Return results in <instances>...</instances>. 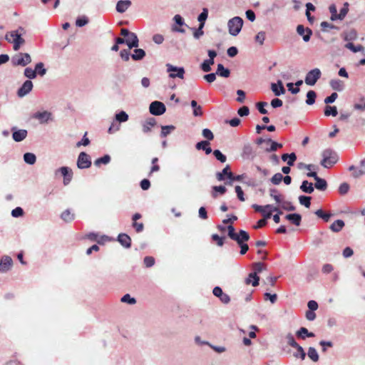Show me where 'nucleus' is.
Listing matches in <instances>:
<instances>
[{
  "instance_id": "obj_1",
  "label": "nucleus",
  "mask_w": 365,
  "mask_h": 365,
  "mask_svg": "<svg viewBox=\"0 0 365 365\" xmlns=\"http://www.w3.org/2000/svg\"><path fill=\"white\" fill-rule=\"evenodd\" d=\"M18 31H11L6 34L5 38L6 40L13 43V48L14 51L19 50L20 47L25 43V40L21 37Z\"/></svg>"
},
{
  "instance_id": "obj_2",
  "label": "nucleus",
  "mask_w": 365,
  "mask_h": 365,
  "mask_svg": "<svg viewBox=\"0 0 365 365\" xmlns=\"http://www.w3.org/2000/svg\"><path fill=\"white\" fill-rule=\"evenodd\" d=\"M323 159L321 165L326 168L332 167L338 160L336 154L333 153L331 150H325L322 153Z\"/></svg>"
},
{
  "instance_id": "obj_3",
  "label": "nucleus",
  "mask_w": 365,
  "mask_h": 365,
  "mask_svg": "<svg viewBox=\"0 0 365 365\" xmlns=\"http://www.w3.org/2000/svg\"><path fill=\"white\" fill-rule=\"evenodd\" d=\"M229 33L232 36H237L242 29L243 20L239 16H235L228 21Z\"/></svg>"
},
{
  "instance_id": "obj_4",
  "label": "nucleus",
  "mask_w": 365,
  "mask_h": 365,
  "mask_svg": "<svg viewBox=\"0 0 365 365\" xmlns=\"http://www.w3.org/2000/svg\"><path fill=\"white\" fill-rule=\"evenodd\" d=\"M11 61L14 66H26L31 62V58L27 53H19L14 56Z\"/></svg>"
},
{
  "instance_id": "obj_5",
  "label": "nucleus",
  "mask_w": 365,
  "mask_h": 365,
  "mask_svg": "<svg viewBox=\"0 0 365 365\" xmlns=\"http://www.w3.org/2000/svg\"><path fill=\"white\" fill-rule=\"evenodd\" d=\"M167 72L169 73V77L171 78H184L185 69L182 67H177L170 63L166 65Z\"/></svg>"
},
{
  "instance_id": "obj_6",
  "label": "nucleus",
  "mask_w": 365,
  "mask_h": 365,
  "mask_svg": "<svg viewBox=\"0 0 365 365\" xmlns=\"http://www.w3.org/2000/svg\"><path fill=\"white\" fill-rule=\"evenodd\" d=\"M322 75L321 71L319 68H314L309 71L305 77V83L308 86H314L317 81L320 78Z\"/></svg>"
},
{
  "instance_id": "obj_7",
  "label": "nucleus",
  "mask_w": 365,
  "mask_h": 365,
  "mask_svg": "<svg viewBox=\"0 0 365 365\" xmlns=\"http://www.w3.org/2000/svg\"><path fill=\"white\" fill-rule=\"evenodd\" d=\"M38 68H42V70L38 72V74L41 76H43L46 73V70L43 68V63H38L36 65L34 70L31 68H26L24 70V75L30 79L34 78L36 76V73Z\"/></svg>"
},
{
  "instance_id": "obj_8",
  "label": "nucleus",
  "mask_w": 365,
  "mask_h": 365,
  "mask_svg": "<svg viewBox=\"0 0 365 365\" xmlns=\"http://www.w3.org/2000/svg\"><path fill=\"white\" fill-rule=\"evenodd\" d=\"M91 165L90 156L85 152H81L78 158L77 166L80 169L88 168Z\"/></svg>"
},
{
  "instance_id": "obj_9",
  "label": "nucleus",
  "mask_w": 365,
  "mask_h": 365,
  "mask_svg": "<svg viewBox=\"0 0 365 365\" xmlns=\"http://www.w3.org/2000/svg\"><path fill=\"white\" fill-rule=\"evenodd\" d=\"M150 112L151 114L155 115H160L165 112V105L160 101H153L150 105Z\"/></svg>"
},
{
  "instance_id": "obj_10",
  "label": "nucleus",
  "mask_w": 365,
  "mask_h": 365,
  "mask_svg": "<svg viewBox=\"0 0 365 365\" xmlns=\"http://www.w3.org/2000/svg\"><path fill=\"white\" fill-rule=\"evenodd\" d=\"M297 32L299 35L303 36V40L307 42L310 40L312 34V31L309 28L304 29L303 25H298L297 27Z\"/></svg>"
},
{
  "instance_id": "obj_11",
  "label": "nucleus",
  "mask_w": 365,
  "mask_h": 365,
  "mask_svg": "<svg viewBox=\"0 0 365 365\" xmlns=\"http://www.w3.org/2000/svg\"><path fill=\"white\" fill-rule=\"evenodd\" d=\"M33 88V83L30 80L26 81L22 86L18 90L17 94L19 97H24L28 94Z\"/></svg>"
},
{
  "instance_id": "obj_12",
  "label": "nucleus",
  "mask_w": 365,
  "mask_h": 365,
  "mask_svg": "<svg viewBox=\"0 0 365 365\" xmlns=\"http://www.w3.org/2000/svg\"><path fill=\"white\" fill-rule=\"evenodd\" d=\"M12 259L9 256H4L0 261V272H6L9 271L12 265Z\"/></svg>"
},
{
  "instance_id": "obj_13",
  "label": "nucleus",
  "mask_w": 365,
  "mask_h": 365,
  "mask_svg": "<svg viewBox=\"0 0 365 365\" xmlns=\"http://www.w3.org/2000/svg\"><path fill=\"white\" fill-rule=\"evenodd\" d=\"M58 170L63 176V184L65 185L69 184L73 177L72 170L68 167H61Z\"/></svg>"
},
{
  "instance_id": "obj_14",
  "label": "nucleus",
  "mask_w": 365,
  "mask_h": 365,
  "mask_svg": "<svg viewBox=\"0 0 365 365\" xmlns=\"http://www.w3.org/2000/svg\"><path fill=\"white\" fill-rule=\"evenodd\" d=\"M138 38L135 33H130L128 37L125 39V43L129 48H137L138 46Z\"/></svg>"
},
{
  "instance_id": "obj_15",
  "label": "nucleus",
  "mask_w": 365,
  "mask_h": 365,
  "mask_svg": "<svg viewBox=\"0 0 365 365\" xmlns=\"http://www.w3.org/2000/svg\"><path fill=\"white\" fill-rule=\"evenodd\" d=\"M225 175H226L229 179L233 178V174L230 171V168L228 165H226L225 168H224V169L222 170V171L221 173H217L216 178H217V180L222 181V180H225Z\"/></svg>"
},
{
  "instance_id": "obj_16",
  "label": "nucleus",
  "mask_w": 365,
  "mask_h": 365,
  "mask_svg": "<svg viewBox=\"0 0 365 365\" xmlns=\"http://www.w3.org/2000/svg\"><path fill=\"white\" fill-rule=\"evenodd\" d=\"M259 277L258 275H255V273H250L247 277L245 279V284L250 285L252 284L253 287H256L259 284Z\"/></svg>"
},
{
  "instance_id": "obj_17",
  "label": "nucleus",
  "mask_w": 365,
  "mask_h": 365,
  "mask_svg": "<svg viewBox=\"0 0 365 365\" xmlns=\"http://www.w3.org/2000/svg\"><path fill=\"white\" fill-rule=\"evenodd\" d=\"M210 142L208 140H202L198 142L195 145V148L197 150H205L207 155L210 154L212 153V149L210 147Z\"/></svg>"
},
{
  "instance_id": "obj_18",
  "label": "nucleus",
  "mask_w": 365,
  "mask_h": 365,
  "mask_svg": "<svg viewBox=\"0 0 365 365\" xmlns=\"http://www.w3.org/2000/svg\"><path fill=\"white\" fill-rule=\"evenodd\" d=\"M118 240L123 247L126 248H129L131 245V239L126 234H119L118 236Z\"/></svg>"
},
{
  "instance_id": "obj_19",
  "label": "nucleus",
  "mask_w": 365,
  "mask_h": 365,
  "mask_svg": "<svg viewBox=\"0 0 365 365\" xmlns=\"http://www.w3.org/2000/svg\"><path fill=\"white\" fill-rule=\"evenodd\" d=\"M131 5V1L129 0H121L118 1L116 4V10L119 13L125 12Z\"/></svg>"
},
{
  "instance_id": "obj_20",
  "label": "nucleus",
  "mask_w": 365,
  "mask_h": 365,
  "mask_svg": "<svg viewBox=\"0 0 365 365\" xmlns=\"http://www.w3.org/2000/svg\"><path fill=\"white\" fill-rule=\"evenodd\" d=\"M285 218L290 221V222L296 226H299L301 224L302 216L297 213L288 214L285 216Z\"/></svg>"
},
{
  "instance_id": "obj_21",
  "label": "nucleus",
  "mask_w": 365,
  "mask_h": 365,
  "mask_svg": "<svg viewBox=\"0 0 365 365\" xmlns=\"http://www.w3.org/2000/svg\"><path fill=\"white\" fill-rule=\"evenodd\" d=\"M26 135L27 131L24 129L16 130L12 134L13 139L16 142H20L24 140L26 138Z\"/></svg>"
},
{
  "instance_id": "obj_22",
  "label": "nucleus",
  "mask_w": 365,
  "mask_h": 365,
  "mask_svg": "<svg viewBox=\"0 0 365 365\" xmlns=\"http://www.w3.org/2000/svg\"><path fill=\"white\" fill-rule=\"evenodd\" d=\"M296 335L298 338L304 339L306 337H314V334L309 332L305 327H301L297 332Z\"/></svg>"
},
{
  "instance_id": "obj_23",
  "label": "nucleus",
  "mask_w": 365,
  "mask_h": 365,
  "mask_svg": "<svg viewBox=\"0 0 365 365\" xmlns=\"http://www.w3.org/2000/svg\"><path fill=\"white\" fill-rule=\"evenodd\" d=\"M279 87L276 83H272L271 88L274 92L275 96H280L281 94H284L285 93V89L282 85V81H278Z\"/></svg>"
},
{
  "instance_id": "obj_24",
  "label": "nucleus",
  "mask_w": 365,
  "mask_h": 365,
  "mask_svg": "<svg viewBox=\"0 0 365 365\" xmlns=\"http://www.w3.org/2000/svg\"><path fill=\"white\" fill-rule=\"evenodd\" d=\"M344 225V222L342 220H336L330 225V229L334 232H338L343 229Z\"/></svg>"
},
{
  "instance_id": "obj_25",
  "label": "nucleus",
  "mask_w": 365,
  "mask_h": 365,
  "mask_svg": "<svg viewBox=\"0 0 365 365\" xmlns=\"http://www.w3.org/2000/svg\"><path fill=\"white\" fill-rule=\"evenodd\" d=\"M51 116V113L47 111L37 112L34 115V118L39 120L41 123L46 122Z\"/></svg>"
},
{
  "instance_id": "obj_26",
  "label": "nucleus",
  "mask_w": 365,
  "mask_h": 365,
  "mask_svg": "<svg viewBox=\"0 0 365 365\" xmlns=\"http://www.w3.org/2000/svg\"><path fill=\"white\" fill-rule=\"evenodd\" d=\"M300 189L306 193L311 194L314 192V186L312 182H309L307 180H304L300 186Z\"/></svg>"
},
{
  "instance_id": "obj_27",
  "label": "nucleus",
  "mask_w": 365,
  "mask_h": 365,
  "mask_svg": "<svg viewBox=\"0 0 365 365\" xmlns=\"http://www.w3.org/2000/svg\"><path fill=\"white\" fill-rule=\"evenodd\" d=\"M237 237H238V241H236L238 245H241L244 243V242H247L250 239V235L248 232L245 230H240L238 233H237Z\"/></svg>"
},
{
  "instance_id": "obj_28",
  "label": "nucleus",
  "mask_w": 365,
  "mask_h": 365,
  "mask_svg": "<svg viewBox=\"0 0 365 365\" xmlns=\"http://www.w3.org/2000/svg\"><path fill=\"white\" fill-rule=\"evenodd\" d=\"M220 76L227 78L230 76V71L228 68H225L222 64L217 65V73Z\"/></svg>"
},
{
  "instance_id": "obj_29",
  "label": "nucleus",
  "mask_w": 365,
  "mask_h": 365,
  "mask_svg": "<svg viewBox=\"0 0 365 365\" xmlns=\"http://www.w3.org/2000/svg\"><path fill=\"white\" fill-rule=\"evenodd\" d=\"M315 185L314 187L319 190L324 191L327 188V181L321 178H317V179L315 180Z\"/></svg>"
},
{
  "instance_id": "obj_30",
  "label": "nucleus",
  "mask_w": 365,
  "mask_h": 365,
  "mask_svg": "<svg viewBox=\"0 0 365 365\" xmlns=\"http://www.w3.org/2000/svg\"><path fill=\"white\" fill-rule=\"evenodd\" d=\"M349 171H352V176L354 178H358L364 175H365V172L360 168H356L354 165H351L349 168Z\"/></svg>"
},
{
  "instance_id": "obj_31",
  "label": "nucleus",
  "mask_w": 365,
  "mask_h": 365,
  "mask_svg": "<svg viewBox=\"0 0 365 365\" xmlns=\"http://www.w3.org/2000/svg\"><path fill=\"white\" fill-rule=\"evenodd\" d=\"M156 124V121L155 118H150L143 125V131L145 133H147L151 130V128L154 127Z\"/></svg>"
},
{
  "instance_id": "obj_32",
  "label": "nucleus",
  "mask_w": 365,
  "mask_h": 365,
  "mask_svg": "<svg viewBox=\"0 0 365 365\" xmlns=\"http://www.w3.org/2000/svg\"><path fill=\"white\" fill-rule=\"evenodd\" d=\"M270 196L276 201V202L279 205L282 200V195L279 193L278 190L274 188H272L269 190Z\"/></svg>"
},
{
  "instance_id": "obj_33",
  "label": "nucleus",
  "mask_w": 365,
  "mask_h": 365,
  "mask_svg": "<svg viewBox=\"0 0 365 365\" xmlns=\"http://www.w3.org/2000/svg\"><path fill=\"white\" fill-rule=\"evenodd\" d=\"M191 106L193 108V115L195 116H201L202 115V107L197 105L196 101L192 100L190 103Z\"/></svg>"
},
{
  "instance_id": "obj_34",
  "label": "nucleus",
  "mask_w": 365,
  "mask_h": 365,
  "mask_svg": "<svg viewBox=\"0 0 365 365\" xmlns=\"http://www.w3.org/2000/svg\"><path fill=\"white\" fill-rule=\"evenodd\" d=\"M145 56V52L144 50L141 48H135L134 50V53L132 54L131 57L135 61L141 60L144 58Z\"/></svg>"
},
{
  "instance_id": "obj_35",
  "label": "nucleus",
  "mask_w": 365,
  "mask_h": 365,
  "mask_svg": "<svg viewBox=\"0 0 365 365\" xmlns=\"http://www.w3.org/2000/svg\"><path fill=\"white\" fill-rule=\"evenodd\" d=\"M267 143H271L270 148L266 149L267 152L275 151L278 148H282V144L274 142V141L272 140V139H270V138L267 139Z\"/></svg>"
},
{
  "instance_id": "obj_36",
  "label": "nucleus",
  "mask_w": 365,
  "mask_h": 365,
  "mask_svg": "<svg viewBox=\"0 0 365 365\" xmlns=\"http://www.w3.org/2000/svg\"><path fill=\"white\" fill-rule=\"evenodd\" d=\"M214 64V60L207 59L201 64L200 68L204 72H209L211 71V66Z\"/></svg>"
},
{
  "instance_id": "obj_37",
  "label": "nucleus",
  "mask_w": 365,
  "mask_h": 365,
  "mask_svg": "<svg viewBox=\"0 0 365 365\" xmlns=\"http://www.w3.org/2000/svg\"><path fill=\"white\" fill-rule=\"evenodd\" d=\"M338 114L337 109L335 106H327L324 109V115L326 116H336Z\"/></svg>"
},
{
  "instance_id": "obj_38",
  "label": "nucleus",
  "mask_w": 365,
  "mask_h": 365,
  "mask_svg": "<svg viewBox=\"0 0 365 365\" xmlns=\"http://www.w3.org/2000/svg\"><path fill=\"white\" fill-rule=\"evenodd\" d=\"M252 273H255V275H258L259 273L262 272V270L266 269V266L262 262H256L252 264Z\"/></svg>"
},
{
  "instance_id": "obj_39",
  "label": "nucleus",
  "mask_w": 365,
  "mask_h": 365,
  "mask_svg": "<svg viewBox=\"0 0 365 365\" xmlns=\"http://www.w3.org/2000/svg\"><path fill=\"white\" fill-rule=\"evenodd\" d=\"M24 160L26 163L33 165L35 163L36 158L34 153H26L24 155Z\"/></svg>"
},
{
  "instance_id": "obj_40",
  "label": "nucleus",
  "mask_w": 365,
  "mask_h": 365,
  "mask_svg": "<svg viewBox=\"0 0 365 365\" xmlns=\"http://www.w3.org/2000/svg\"><path fill=\"white\" fill-rule=\"evenodd\" d=\"M331 87L336 91H341L343 89V83L339 79H334L330 81Z\"/></svg>"
},
{
  "instance_id": "obj_41",
  "label": "nucleus",
  "mask_w": 365,
  "mask_h": 365,
  "mask_svg": "<svg viewBox=\"0 0 365 365\" xmlns=\"http://www.w3.org/2000/svg\"><path fill=\"white\" fill-rule=\"evenodd\" d=\"M308 356L314 362L319 361V355L317 350L314 347H309L308 350Z\"/></svg>"
},
{
  "instance_id": "obj_42",
  "label": "nucleus",
  "mask_w": 365,
  "mask_h": 365,
  "mask_svg": "<svg viewBox=\"0 0 365 365\" xmlns=\"http://www.w3.org/2000/svg\"><path fill=\"white\" fill-rule=\"evenodd\" d=\"M110 161V157L108 155H105L104 156L96 159L94 162V164L96 166H100L101 164H108Z\"/></svg>"
},
{
  "instance_id": "obj_43",
  "label": "nucleus",
  "mask_w": 365,
  "mask_h": 365,
  "mask_svg": "<svg viewBox=\"0 0 365 365\" xmlns=\"http://www.w3.org/2000/svg\"><path fill=\"white\" fill-rule=\"evenodd\" d=\"M316 97H317V94H316V93L314 91H308L307 93V98L306 100V103L308 105L314 104V102H315Z\"/></svg>"
},
{
  "instance_id": "obj_44",
  "label": "nucleus",
  "mask_w": 365,
  "mask_h": 365,
  "mask_svg": "<svg viewBox=\"0 0 365 365\" xmlns=\"http://www.w3.org/2000/svg\"><path fill=\"white\" fill-rule=\"evenodd\" d=\"M315 215L323 219L325 222H328L332 215L331 213H326L322 209L317 210Z\"/></svg>"
},
{
  "instance_id": "obj_45",
  "label": "nucleus",
  "mask_w": 365,
  "mask_h": 365,
  "mask_svg": "<svg viewBox=\"0 0 365 365\" xmlns=\"http://www.w3.org/2000/svg\"><path fill=\"white\" fill-rule=\"evenodd\" d=\"M162 130L160 135L161 137L164 138L166 137L168 134L170 133L171 131L174 130L175 129V127L174 125H163L161 127Z\"/></svg>"
},
{
  "instance_id": "obj_46",
  "label": "nucleus",
  "mask_w": 365,
  "mask_h": 365,
  "mask_svg": "<svg viewBox=\"0 0 365 365\" xmlns=\"http://www.w3.org/2000/svg\"><path fill=\"white\" fill-rule=\"evenodd\" d=\"M311 197L301 195L299 197V200L301 205L305 206L306 207L309 208L311 205Z\"/></svg>"
},
{
  "instance_id": "obj_47",
  "label": "nucleus",
  "mask_w": 365,
  "mask_h": 365,
  "mask_svg": "<svg viewBox=\"0 0 365 365\" xmlns=\"http://www.w3.org/2000/svg\"><path fill=\"white\" fill-rule=\"evenodd\" d=\"M286 340L288 345L291 346L292 347H298L299 344L296 342L294 336L292 334L289 333L286 336Z\"/></svg>"
},
{
  "instance_id": "obj_48",
  "label": "nucleus",
  "mask_w": 365,
  "mask_h": 365,
  "mask_svg": "<svg viewBox=\"0 0 365 365\" xmlns=\"http://www.w3.org/2000/svg\"><path fill=\"white\" fill-rule=\"evenodd\" d=\"M61 218L65 222H71L74 219V215L71 214L69 210H66L62 212Z\"/></svg>"
},
{
  "instance_id": "obj_49",
  "label": "nucleus",
  "mask_w": 365,
  "mask_h": 365,
  "mask_svg": "<svg viewBox=\"0 0 365 365\" xmlns=\"http://www.w3.org/2000/svg\"><path fill=\"white\" fill-rule=\"evenodd\" d=\"M297 349V352L294 354V356L296 358H300L302 360H304L306 356L305 351H304L303 348L299 344L298 347H294Z\"/></svg>"
},
{
  "instance_id": "obj_50",
  "label": "nucleus",
  "mask_w": 365,
  "mask_h": 365,
  "mask_svg": "<svg viewBox=\"0 0 365 365\" xmlns=\"http://www.w3.org/2000/svg\"><path fill=\"white\" fill-rule=\"evenodd\" d=\"M278 205L281 206V207L282 209L287 210V211H293L295 210V207L294 205H292L290 202L282 200V202Z\"/></svg>"
},
{
  "instance_id": "obj_51",
  "label": "nucleus",
  "mask_w": 365,
  "mask_h": 365,
  "mask_svg": "<svg viewBox=\"0 0 365 365\" xmlns=\"http://www.w3.org/2000/svg\"><path fill=\"white\" fill-rule=\"evenodd\" d=\"M128 119V115L125 111H120L115 115V120L118 122H125Z\"/></svg>"
},
{
  "instance_id": "obj_52",
  "label": "nucleus",
  "mask_w": 365,
  "mask_h": 365,
  "mask_svg": "<svg viewBox=\"0 0 365 365\" xmlns=\"http://www.w3.org/2000/svg\"><path fill=\"white\" fill-rule=\"evenodd\" d=\"M329 12L331 13V21H336L338 19V14H337V10H336V7L334 4H331L329 6Z\"/></svg>"
},
{
  "instance_id": "obj_53",
  "label": "nucleus",
  "mask_w": 365,
  "mask_h": 365,
  "mask_svg": "<svg viewBox=\"0 0 365 365\" xmlns=\"http://www.w3.org/2000/svg\"><path fill=\"white\" fill-rule=\"evenodd\" d=\"M228 230V236L235 241H238V237H237V233L235 232V227L232 225H229L227 227Z\"/></svg>"
},
{
  "instance_id": "obj_54",
  "label": "nucleus",
  "mask_w": 365,
  "mask_h": 365,
  "mask_svg": "<svg viewBox=\"0 0 365 365\" xmlns=\"http://www.w3.org/2000/svg\"><path fill=\"white\" fill-rule=\"evenodd\" d=\"M208 16V10L207 9H203L202 13L198 16V21H200V24H203V26L205 25V21L207 19Z\"/></svg>"
},
{
  "instance_id": "obj_55",
  "label": "nucleus",
  "mask_w": 365,
  "mask_h": 365,
  "mask_svg": "<svg viewBox=\"0 0 365 365\" xmlns=\"http://www.w3.org/2000/svg\"><path fill=\"white\" fill-rule=\"evenodd\" d=\"M345 46H346V48L351 50L354 53L361 51L364 49V47L361 45H358L356 46L352 43H348L346 44Z\"/></svg>"
},
{
  "instance_id": "obj_56",
  "label": "nucleus",
  "mask_w": 365,
  "mask_h": 365,
  "mask_svg": "<svg viewBox=\"0 0 365 365\" xmlns=\"http://www.w3.org/2000/svg\"><path fill=\"white\" fill-rule=\"evenodd\" d=\"M282 179H283L282 175L279 173H277L272 177L271 182L274 185H279L282 182Z\"/></svg>"
},
{
  "instance_id": "obj_57",
  "label": "nucleus",
  "mask_w": 365,
  "mask_h": 365,
  "mask_svg": "<svg viewBox=\"0 0 365 365\" xmlns=\"http://www.w3.org/2000/svg\"><path fill=\"white\" fill-rule=\"evenodd\" d=\"M212 240L215 242L218 246L222 247L224 245L225 237H220L217 234H213L212 235Z\"/></svg>"
},
{
  "instance_id": "obj_58",
  "label": "nucleus",
  "mask_w": 365,
  "mask_h": 365,
  "mask_svg": "<svg viewBox=\"0 0 365 365\" xmlns=\"http://www.w3.org/2000/svg\"><path fill=\"white\" fill-rule=\"evenodd\" d=\"M213 155L221 163H225L227 160L226 156L223 155L219 150H215L213 151Z\"/></svg>"
},
{
  "instance_id": "obj_59",
  "label": "nucleus",
  "mask_w": 365,
  "mask_h": 365,
  "mask_svg": "<svg viewBox=\"0 0 365 365\" xmlns=\"http://www.w3.org/2000/svg\"><path fill=\"white\" fill-rule=\"evenodd\" d=\"M348 3H345L344 7L340 10V13L338 15V19L342 20L348 13Z\"/></svg>"
},
{
  "instance_id": "obj_60",
  "label": "nucleus",
  "mask_w": 365,
  "mask_h": 365,
  "mask_svg": "<svg viewBox=\"0 0 365 365\" xmlns=\"http://www.w3.org/2000/svg\"><path fill=\"white\" fill-rule=\"evenodd\" d=\"M202 134V136L205 138L207 139L208 140H212L214 138V135H213L212 132L208 128L203 129Z\"/></svg>"
},
{
  "instance_id": "obj_61",
  "label": "nucleus",
  "mask_w": 365,
  "mask_h": 365,
  "mask_svg": "<svg viewBox=\"0 0 365 365\" xmlns=\"http://www.w3.org/2000/svg\"><path fill=\"white\" fill-rule=\"evenodd\" d=\"M349 190V185L347 182H343L339 187V192L341 195L346 194Z\"/></svg>"
},
{
  "instance_id": "obj_62",
  "label": "nucleus",
  "mask_w": 365,
  "mask_h": 365,
  "mask_svg": "<svg viewBox=\"0 0 365 365\" xmlns=\"http://www.w3.org/2000/svg\"><path fill=\"white\" fill-rule=\"evenodd\" d=\"M265 36L266 35L264 31H260L256 35L255 41L258 42L260 45H262L265 40Z\"/></svg>"
},
{
  "instance_id": "obj_63",
  "label": "nucleus",
  "mask_w": 365,
  "mask_h": 365,
  "mask_svg": "<svg viewBox=\"0 0 365 365\" xmlns=\"http://www.w3.org/2000/svg\"><path fill=\"white\" fill-rule=\"evenodd\" d=\"M121 302H126L130 304H134L136 302V300L134 298L131 297L130 294H126L121 298Z\"/></svg>"
},
{
  "instance_id": "obj_64",
  "label": "nucleus",
  "mask_w": 365,
  "mask_h": 365,
  "mask_svg": "<svg viewBox=\"0 0 365 365\" xmlns=\"http://www.w3.org/2000/svg\"><path fill=\"white\" fill-rule=\"evenodd\" d=\"M23 215L24 210L20 207H17L11 211V215L14 217H21Z\"/></svg>"
}]
</instances>
